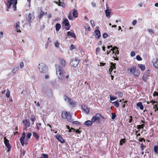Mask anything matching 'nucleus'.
Segmentation results:
<instances>
[{
	"label": "nucleus",
	"mask_w": 158,
	"mask_h": 158,
	"mask_svg": "<svg viewBox=\"0 0 158 158\" xmlns=\"http://www.w3.org/2000/svg\"><path fill=\"white\" fill-rule=\"evenodd\" d=\"M56 66L58 67V68H56V74L59 73L58 78L60 79H63L65 76V72L64 71L63 68L59 65H56Z\"/></svg>",
	"instance_id": "1"
},
{
	"label": "nucleus",
	"mask_w": 158,
	"mask_h": 158,
	"mask_svg": "<svg viewBox=\"0 0 158 158\" xmlns=\"http://www.w3.org/2000/svg\"><path fill=\"white\" fill-rule=\"evenodd\" d=\"M127 71H129L130 73L133 74L135 76H139L140 75V71L136 68V67L134 65L131 66L127 69Z\"/></svg>",
	"instance_id": "2"
},
{
	"label": "nucleus",
	"mask_w": 158,
	"mask_h": 158,
	"mask_svg": "<svg viewBox=\"0 0 158 158\" xmlns=\"http://www.w3.org/2000/svg\"><path fill=\"white\" fill-rule=\"evenodd\" d=\"M7 3L6 4L8 8H10L12 4H14L13 8L14 9V11L16 10V4L17 3V0H9L7 1Z\"/></svg>",
	"instance_id": "3"
},
{
	"label": "nucleus",
	"mask_w": 158,
	"mask_h": 158,
	"mask_svg": "<svg viewBox=\"0 0 158 158\" xmlns=\"http://www.w3.org/2000/svg\"><path fill=\"white\" fill-rule=\"evenodd\" d=\"M61 116L64 119H66L67 120L70 122L72 121L71 119V116L69 112H68L65 110L62 112Z\"/></svg>",
	"instance_id": "4"
},
{
	"label": "nucleus",
	"mask_w": 158,
	"mask_h": 158,
	"mask_svg": "<svg viewBox=\"0 0 158 158\" xmlns=\"http://www.w3.org/2000/svg\"><path fill=\"white\" fill-rule=\"evenodd\" d=\"M111 51H112V54H114V55L116 57H115L113 56V58L114 59V60H118V58L117 57V54H119V51L118 50V49L117 47L116 46H114V47H113L111 49Z\"/></svg>",
	"instance_id": "5"
},
{
	"label": "nucleus",
	"mask_w": 158,
	"mask_h": 158,
	"mask_svg": "<svg viewBox=\"0 0 158 158\" xmlns=\"http://www.w3.org/2000/svg\"><path fill=\"white\" fill-rule=\"evenodd\" d=\"M39 69L41 73H45L47 70V67L45 64L41 63L39 64Z\"/></svg>",
	"instance_id": "6"
},
{
	"label": "nucleus",
	"mask_w": 158,
	"mask_h": 158,
	"mask_svg": "<svg viewBox=\"0 0 158 158\" xmlns=\"http://www.w3.org/2000/svg\"><path fill=\"white\" fill-rule=\"evenodd\" d=\"M99 113H97L93 116L91 119L92 122L94 123L96 121L98 123H99L101 122L100 119H99Z\"/></svg>",
	"instance_id": "7"
},
{
	"label": "nucleus",
	"mask_w": 158,
	"mask_h": 158,
	"mask_svg": "<svg viewBox=\"0 0 158 158\" xmlns=\"http://www.w3.org/2000/svg\"><path fill=\"white\" fill-rule=\"evenodd\" d=\"M149 74L150 71L149 70H148L144 73L142 77V79L144 82H146L147 81V80L148 79V77L149 76Z\"/></svg>",
	"instance_id": "8"
},
{
	"label": "nucleus",
	"mask_w": 158,
	"mask_h": 158,
	"mask_svg": "<svg viewBox=\"0 0 158 158\" xmlns=\"http://www.w3.org/2000/svg\"><path fill=\"white\" fill-rule=\"evenodd\" d=\"M4 139L5 144L8 149L7 151L9 152L11 150V145L9 143V141L6 137H4Z\"/></svg>",
	"instance_id": "9"
},
{
	"label": "nucleus",
	"mask_w": 158,
	"mask_h": 158,
	"mask_svg": "<svg viewBox=\"0 0 158 158\" xmlns=\"http://www.w3.org/2000/svg\"><path fill=\"white\" fill-rule=\"evenodd\" d=\"M64 100L65 101H67L69 102L70 105H73L76 104V103L74 102V101L71 99L70 98L68 97L67 95L64 96Z\"/></svg>",
	"instance_id": "10"
},
{
	"label": "nucleus",
	"mask_w": 158,
	"mask_h": 158,
	"mask_svg": "<svg viewBox=\"0 0 158 158\" xmlns=\"http://www.w3.org/2000/svg\"><path fill=\"white\" fill-rule=\"evenodd\" d=\"M63 23L65 26H66V27L65 28L66 30H68L70 29L71 26L69 25V22L67 19H64L63 21Z\"/></svg>",
	"instance_id": "11"
},
{
	"label": "nucleus",
	"mask_w": 158,
	"mask_h": 158,
	"mask_svg": "<svg viewBox=\"0 0 158 158\" xmlns=\"http://www.w3.org/2000/svg\"><path fill=\"white\" fill-rule=\"evenodd\" d=\"M25 133L23 132L22 134V137L20 139V141L22 146H24L25 143Z\"/></svg>",
	"instance_id": "12"
},
{
	"label": "nucleus",
	"mask_w": 158,
	"mask_h": 158,
	"mask_svg": "<svg viewBox=\"0 0 158 158\" xmlns=\"http://www.w3.org/2000/svg\"><path fill=\"white\" fill-rule=\"evenodd\" d=\"M152 63L154 67L158 68V59L156 58H154L152 60Z\"/></svg>",
	"instance_id": "13"
},
{
	"label": "nucleus",
	"mask_w": 158,
	"mask_h": 158,
	"mask_svg": "<svg viewBox=\"0 0 158 158\" xmlns=\"http://www.w3.org/2000/svg\"><path fill=\"white\" fill-rule=\"evenodd\" d=\"M59 60L60 62V66L62 68H64L66 65V62L64 59L62 58H59Z\"/></svg>",
	"instance_id": "14"
},
{
	"label": "nucleus",
	"mask_w": 158,
	"mask_h": 158,
	"mask_svg": "<svg viewBox=\"0 0 158 158\" xmlns=\"http://www.w3.org/2000/svg\"><path fill=\"white\" fill-rule=\"evenodd\" d=\"M81 108L86 114H88L89 112V108L85 105H82Z\"/></svg>",
	"instance_id": "15"
},
{
	"label": "nucleus",
	"mask_w": 158,
	"mask_h": 158,
	"mask_svg": "<svg viewBox=\"0 0 158 158\" xmlns=\"http://www.w3.org/2000/svg\"><path fill=\"white\" fill-rule=\"evenodd\" d=\"M78 61L76 60H72L70 62V64L71 65L74 67H76L78 64Z\"/></svg>",
	"instance_id": "16"
},
{
	"label": "nucleus",
	"mask_w": 158,
	"mask_h": 158,
	"mask_svg": "<svg viewBox=\"0 0 158 158\" xmlns=\"http://www.w3.org/2000/svg\"><path fill=\"white\" fill-rule=\"evenodd\" d=\"M58 140L62 143H65V141L63 137L59 135H57L56 137Z\"/></svg>",
	"instance_id": "17"
},
{
	"label": "nucleus",
	"mask_w": 158,
	"mask_h": 158,
	"mask_svg": "<svg viewBox=\"0 0 158 158\" xmlns=\"http://www.w3.org/2000/svg\"><path fill=\"white\" fill-rule=\"evenodd\" d=\"M111 66L109 69V72L110 73V74H111V73L112 72L114 68L115 69V65L116 64L115 63L114 64L113 63L111 62L110 63Z\"/></svg>",
	"instance_id": "18"
},
{
	"label": "nucleus",
	"mask_w": 158,
	"mask_h": 158,
	"mask_svg": "<svg viewBox=\"0 0 158 158\" xmlns=\"http://www.w3.org/2000/svg\"><path fill=\"white\" fill-rule=\"evenodd\" d=\"M93 123L91 120H88L85 122L84 124L87 127H91Z\"/></svg>",
	"instance_id": "19"
},
{
	"label": "nucleus",
	"mask_w": 158,
	"mask_h": 158,
	"mask_svg": "<svg viewBox=\"0 0 158 158\" xmlns=\"http://www.w3.org/2000/svg\"><path fill=\"white\" fill-rule=\"evenodd\" d=\"M33 16V15L31 13H29L28 15V16L26 17V20L29 23L31 22L32 17Z\"/></svg>",
	"instance_id": "20"
},
{
	"label": "nucleus",
	"mask_w": 158,
	"mask_h": 158,
	"mask_svg": "<svg viewBox=\"0 0 158 158\" xmlns=\"http://www.w3.org/2000/svg\"><path fill=\"white\" fill-rule=\"evenodd\" d=\"M121 102V100L119 101L118 100H117L114 102H112V103L117 108L119 106V102Z\"/></svg>",
	"instance_id": "21"
},
{
	"label": "nucleus",
	"mask_w": 158,
	"mask_h": 158,
	"mask_svg": "<svg viewBox=\"0 0 158 158\" xmlns=\"http://www.w3.org/2000/svg\"><path fill=\"white\" fill-rule=\"evenodd\" d=\"M137 106L139 107L141 110H143L144 108L143 106L142 102H140L137 103L136 104Z\"/></svg>",
	"instance_id": "22"
},
{
	"label": "nucleus",
	"mask_w": 158,
	"mask_h": 158,
	"mask_svg": "<svg viewBox=\"0 0 158 158\" xmlns=\"http://www.w3.org/2000/svg\"><path fill=\"white\" fill-rule=\"evenodd\" d=\"M19 28H20V22H18L16 23V27H15V28L16 29V31L18 32H21V31Z\"/></svg>",
	"instance_id": "23"
},
{
	"label": "nucleus",
	"mask_w": 158,
	"mask_h": 158,
	"mask_svg": "<svg viewBox=\"0 0 158 158\" xmlns=\"http://www.w3.org/2000/svg\"><path fill=\"white\" fill-rule=\"evenodd\" d=\"M23 123L24 124L26 128L27 127H29L30 126V123L27 120H23Z\"/></svg>",
	"instance_id": "24"
},
{
	"label": "nucleus",
	"mask_w": 158,
	"mask_h": 158,
	"mask_svg": "<svg viewBox=\"0 0 158 158\" xmlns=\"http://www.w3.org/2000/svg\"><path fill=\"white\" fill-rule=\"evenodd\" d=\"M32 135L34 137L36 140L39 139L40 136L39 135L35 132H32Z\"/></svg>",
	"instance_id": "25"
},
{
	"label": "nucleus",
	"mask_w": 158,
	"mask_h": 158,
	"mask_svg": "<svg viewBox=\"0 0 158 158\" xmlns=\"http://www.w3.org/2000/svg\"><path fill=\"white\" fill-rule=\"evenodd\" d=\"M67 33L68 35L71 36L73 38H76V35L74 33L70 31H68L67 32Z\"/></svg>",
	"instance_id": "26"
},
{
	"label": "nucleus",
	"mask_w": 158,
	"mask_h": 158,
	"mask_svg": "<svg viewBox=\"0 0 158 158\" xmlns=\"http://www.w3.org/2000/svg\"><path fill=\"white\" fill-rule=\"evenodd\" d=\"M94 32H95L96 35L98 36L97 38L98 39L99 38L101 35V33L100 31L98 30H96Z\"/></svg>",
	"instance_id": "27"
},
{
	"label": "nucleus",
	"mask_w": 158,
	"mask_h": 158,
	"mask_svg": "<svg viewBox=\"0 0 158 158\" xmlns=\"http://www.w3.org/2000/svg\"><path fill=\"white\" fill-rule=\"evenodd\" d=\"M56 30L57 31H58L61 28V25L60 23H57L56 24Z\"/></svg>",
	"instance_id": "28"
},
{
	"label": "nucleus",
	"mask_w": 158,
	"mask_h": 158,
	"mask_svg": "<svg viewBox=\"0 0 158 158\" xmlns=\"http://www.w3.org/2000/svg\"><path fill=\"white\" fill-rule=\"evenodd\" d=\"M138 66L142 71H143L145 69V66L144 64H138Z\"/></svg>",
	"instance_id": "29"
},
{
	"label": "nucleus",
	"mask_w": 158,
	"mask_h": 158,
	"mask_svg": "<svg viewBox=\"0 0 158 158\" xmlns=\"http://www.w3.org/2000/svg\"><path fill=\"white\" fill-rule=\"evenodd\" d=\"M73 16L75 18H77L78 17V13L77 10L75 9H74L73 11Z\"/></svg>",
	"instance_id": "30"
},
{
	"label": "nucleus",
	"mask_w": 158,
	"mask_h": 158,
	"mask_svg": "<svg viewBox=\"0 0 158 158\" xmlns=\"http://www.w3.org/2000/svg\"><path fill=\"white\" fill-rule=\"evenodd\" d=\"M44 15V12L43 11H41V12L39 13V19L40 20L41 19Z\"/></svg>",
	"instance_id": "31"
},
{
	"label": "nucleus",
	"mask_w": 158,
	"mask_h": 158,
	"mask_svg": "<svg viewBox=\"0 0 158 158\" xmlns=\"http://www.w3.org/2000/svg\"><path fill=\"white\" fill-rule=\"evenodd\" d=\"M105 14L106 16H109L110 15V11L109 9H107L105 10Z\"/></svg>",
	"instance_id": "32"
},
{
	"label": "nucleus",
	"mask_w": 158,
	"mask_h": 158,
	"mask_svg": "<svg viewBox=\"0 0 158 158\" xmlns=\"http://www.w3.org/2000/svg\"><path fill=\"white\" fill-rule=\"evenodd\" d=\"M126 141V140L125 138L123 139H121L119 141V144L121 145H123V143H125Z\"/></svg>",
	"instance_id": "33"
},
{
	"label": "nucleus",
	"mask_w": 158,
	"mask_h": 158,
	"mask_svg": "<svg viewBox=\"0 0 158 158\" xmlns=\"http://www.w3.org/2000/svg\"><path fill=\"white\" fill-rule=\"evenodd\" d=\"M59 2L58 5L60 6H62L63 7H64L65 6V4L64 2H60V0H59Z\"/></svg>",
	"instance_id": "34"
},
{
	"label": "nucleus",
	"mask_w": 158,
	"mask_h": 158,
	"mask_svg": "<svg viewBox=\"0 0 158 158\" xmlns=\"http://www.w3.org/2000/svg\"><path fill=\"white\" fill-rule=\"evenodd\" d=\"M154 151L155 153H158V143H157V146H155L154 147Z\"/></svg>",
	"instance_id": "35"
},
{
	"label": "nucleus",
	"mask_w": 158,
	"mask_h": 158,
	"mask_svg": "<svg viewBox=\"0 0 158 158\" xmlns=\"http://www.w3.org/2000/svg\"><path fill=\"white\" fill-rule=\"evenodd\" d=\"M144 124H142L141 125H138L137 126V129L139 130L141 129H143L144 128Z\"/></svg>",
	"instance_id": "36"
},
{
	"label": "nucleus",
	"mask_w": 158,
	"mask_h": 158,
	"mask_svg": "<svg viewBox=\"0 0 158 158\" xmlns=\"http://www.w3.org/2000/svg\"><path fill=\"white\" fill-rule=\"evenodd\" d=\"M41 123H38L36 124V129L38 130L39 131L40 129V127L41 126Z\"/></svg>",
	"instance_id": "37"
},
{
	"label": "nucleus",
	"mask_w": 158,
	"mask_h": 158,
	"mask_svg": "<svg viewBox=\"0 0 158 158\" xmlns=\"http://www.w3.org/2000/svg\"><path fill=\"white\" fill-rule=\"evenodd\" d=\"M40 158H48V155L47 154L42 153Z\"/></svg>",
	"instance_id": "38"
},
{
	"label": "nucleus",
	"mask_w": 158,
	"mask_h": 158,
	"mask_svg": "<svg viewBox=\"0 0 158 158\" xmlns=\"http://www.w3.org/2000/svg\"><path fill=\"white\" fill-rule=\"evenodd\" d=\"M101 50L100 48L99 47L97 48L96 50L95 53L97 55H98L100 52Z\"/></svg>",
	"instance_id": "39"
},
{
	"label": "nucleus",
	"mask_w": 158,
	"mask_h": 158,
	"mask_svg": "<svg viewBox=\"0 0 158 158\" xmlns=\"http://www.w3.org/2000/svg\"><path fill=\"white\" fill-rule=\"evenodd\" d=\"M60 45V43H59L58 41H56L55 43V46L57 48H59Z\"/></svg>",
	"instance_id": "40"
},
{
	"label": "nucleus",
	"mask_w": 158,
	"mask_h": 158,
	"mask_svg": "<svg viewBox=\"0 0 158 158\" xmlns=\"http://www.w3.org/2000/svg\"><path fill=\"white\" fill-rule=\"evenodd\" d=\"M136 59L138 61H141L142 60V58L139 55H138L136 56Z\"/></svg>",
	"instance_id": "41"
},
{
	"label": "nucleus",
	"mask_w": 158,
	"mask_h": 158,
	"mask_svg": "<svg viewBox=\"0 0 158 158\" xmlns=\"http://www.w3.org/2000/svg\"><path fill=\"white\" fill-rule=\"evenodd\" d=\"M35 116L33 114L32 115L30 118V120L34 123V121L35 120Z\"/></svg>",
	"instance_id": "42"
},
{
	"label": "nucleus",
	"mask_w": 158,
	"mask_h": 158,
	"mask_svg": "<svg viewBox=\"0 0 158 158\" xmlns=\"http://www.w3.org/2000/svg\"><path fill=\"white\" fill-rule=\"evenodd\" d=\"M145 148H146V146H144L143 143H142L140 145V148L141 150L143 151Z\"/></svg>",
	"instance_id": "43"
},
{
	"label": "nucleus",
	"mask_w": 158,
	"mask_h": 158,
	"mask_svg": "<svg viewBox=\"0 0 158 158\" xmlns=\"http://www.w3.org/2000/svg\"><path fill=\"white\" fill-rule=\"evenodd\" d=\"M111 115H112L111 118H112V119H114L116 117V114L113 113H112Z\"/></svg>",
	"instance_id": "44"
},
{
	"label": "nucleus",
	"mask_w": 158,
	"mask_h": 158,
	"mask_svg": "<svg viewBox=\"0 0 158 158\" xmlns=\"http://www.w3.org/2000/svg\"><path fill=\"white\" fill-rule=\"evenodd\" d=\"M108 36V35L106 33H104L102 35L104 39H105L107 38Z\"/></svg>",
	"instance_id": "45"
},
{
	"label": "nucleus",
	"mask_w": 158,
	"mask_h": 158,
	"mask_svg": "<svg viewBox=\"0 0 158 158\" xmlns=\"http://www.w3.org/2000/svg\"><path fill=\"white\" fill-rule=\"evenodd\" d=\"M90 22L91 24L92 25L93 27H94L95 25V24L94 21L93 20H91L90 21Z\"/></svg>",
	"instance_id": "46"
},
{
	"label": "nucleus",
	"mask_w": 158,
	"mask_h": 158,
	"mask_svg": "<svg viewBox=\"0 0 158 158\" xmlns=\"http://www.w3.org/2000/svg\"><path fill=\"white\" fill-rule=\"evenodd\" d=\"M10 96V91L8 90L6 94V96L7 98H9Z\"/></svg>",
	"instance_id": "47"
},
{
	"label": "nucleus",
	"mask_w": 158,
	"mask_h": 158,
	"mask_svg": "<svg viewBox=\"0 0 158 158\" xmlns=\"http://www.w3.org/2000/svg\"><path fill=\"white\" fill-rule=\"evenodd\" d=\"M117 98L116 97H111V96H110V100L111 101H113L114 100H115L117 99Z\"/></svg>",
	"instance_id": "48"
},
{
	"label": "nucleus",
	"mask_w": 158,
	"mask_h": 158,
	"mask_svg": "<svg viewBox=\"0 0 158 158\" xmlns=\"http://www.w3.org/2000/svg\"><path fill=\"white\" fill-rule=\"evenodd\" d=\"M118 94L120 97H122L123 96V93L122 92H118Z\"/></svg>",
	"instance_id": "49"
},
{
	"label": "nucleus",
	"mask_w": 158,
	"mask_h": 158,
	"mask_svg": "<svg viewBox=\"0 0 158 158\" xmlns=\"http://www.w3.org/2000/svg\"><path fill=\"white\" fill-rule=\"evenodd\" d=\"M31 136V133H29L27 134V137L28 138V139H29L30 138Z\"/></svg>",
	"instance_id": "50"
},
{
	"label": "nucleus",
	"mask_w": 158,
	"mask_h": 158,
	"mask_svg": "<svg viewBox=\"0 0 158 158\" xmlns=\"http://www.w3.org/2000/svg\"><path fill=\"white\" fill-rule=\"evenodd\" d=\"M72 123L73 124H80V123L79 122L77 121H74L72 122Z\"/></svg>",
	"instance_id": "51"
},
{
	"label": "nucleus",
	"mask_w": 158,
	"mask_h": 158,
	"mask_svg": "<svg viewBox=\"0 0 158 158\" xmlns=\"http://www.w3.org/2000/svg\"><path fill=\"white\" fill-rule=\"evenodd\" d=\"M135 55V52L134 51H132L131 53V56L133 57Z\"/></svg>",
	"instance_id": "52"
},
{
	"label": "nucleus",
	"mask_w": 158,
	"mask_h": 158,
	"mask_svg": "<svg viewBox=\"0 0 158 158\" xmlns=\"http://www.w3.org/2000/svg\"><path fill=\"white\" fill-rule=\"evenodd\" d=\"M153 96L155 97V96H158V92L155 91L153 93Z\"/></svg>",
	"instance_id": "53"
},
{
	"label": "nucleus",
	"mask_w": 158,
	"mask_h": 158,
	"mask_svg": "<svg viewBox=\"0 0 158 158\" xmlns=\"http://www.w3.org/2000/svg\"><path fill=\"white\" fill-rule=\"evenodd\" d=\"M73 131L74 132L75 131V129L73 127H71V129H69V132H70Z\"/></svg>",
	"instance_id": "54"
},
{
	"label": "nucleus",
	"mask_w": 158,
	"mask_h": 158,
	"mask_svg": "<svg viewBox=\"0 0 158 158\" xmlns=\"http://www.w3.org/2000/svg\"><path fill=\"white\" fill-rule=\"evenodd\" d=\"M75 48V47L73 44H72L71 45V46H70V49L71 50H73V49H74Z\"/></svg>",
	"instance_id": "55"
},
{
	"label": "nucleus",
	"mask_w": 158,
	"mask_h": 158,
	"mask_svg": "<svg viewBox=\"0 0 158 158\" xmlns=\"http://www.w3.org/2000/svg\"><path fill=\"white\" fill-rule=\"evenodd\" d=\"M127 101H123V102H124V104L122 105V107L123 108H125V103H127Z\"/></svg>",
	"instance_id": "56"
},
{
	"label": "nucleus",
	"mask_w": 158,
	"mask_h": 158,
	"mask_svg": "<svg viewBox=\"0 0 158 158\" xmlns=\"http://www.w3.org/2000/svg\"><path fill=\"white\" fill-rule=\"evenodd\" d=\"M132 118H133V117L131 116H130V118L129 119V123H131L132 122Z\"/></svg>",
	"instance_id": "57"
},
{
	"label": "nucleus",
	"mask_w": 158,
	"mask_h": 158,
	"mask_svg": "<svg viewBox=\"0 0 158 158\" xmlns=\"http://www.w3.org/2000/svg\"><path fill=\"white\" fill-rule=\"evenodd\" d=\"M145 139H144V138H140V139H139V141L141 142L142 141H143L144 142H145Z\"/></svg>",
	"instance_id": "58"
},
{
	"label": "nucleus",
	"mask_w": 158,
	"mask_h": 158,
	"mask_svg": "<svg viewBox=\"0 0 158 158\" xmlns=\"http://www.w3.org/2000/svg\"><path fill=\"white\" fill-rule=\"evenodd\" d=\"M20 67L21 68H22L24 66V64L23 62H21L20 63Z\"/></svg>",
	"instance_id": "59"
},
{
	"label": "nucleus",
	"mask_w": 158,
	"mask_h": 158,
	"mask_svg": "<svg viewBox=\"0 0 158 158\" xmlns=\"http://www.w3.org/2000/svg\"><path fill=\"white\" fill-rule=\"evenodd\" d=\"M148 31L149 33H154L152 29H148Z\"/></svg>",
	"instance_id": "60"
},
{
	"label": "nucleus",
	"mask_w": 158,
	"mask_h": 158,
	"mask_svg": "<svg viewBox=\"0 0 158 158\" xmlns=\"http://www.w3.org/2000/svg\"><path fill=\"white\" fill-rule=\"evenodd\" d=\"M68 18L69 20H73V17L71 15L68 16Z\"/></svg>",
	"instance_id": "61"
},
{
	"label": "nucleus",
	"mask_w": 158,
	"mask_h": 158,
	"mask_svg": "<svg viewBox=\"0 0 158 158\" xmlns=\"http://www.w3.org/2000/svg\"><path fill=\"white\" fill-rule=\"evenodd\" d=\"M137 23V21L136 20H134L132 22V24L133 25H135Z\"/></svg>",
	"instance_id": "62"
},
{
	"label": "nucleus",
	"mask_w": 158,
	"mask_h": 158,
	"mask_svg": "<svg viewBox=\"0 0 158 158\" xmlns=\"http://www.w3.org/2000/svg\"><path fill=\"white\" fill-rule=\"evenodd\" d=\"M3 35V32L2 31H1L0 32V37H2Z\"/></svg>",
	"instance_id": "63"
},
{
	"label": "nucleus",
	"mask_w": 158,
	"mask_h": 158,
	"mask_svg": "<svg viewBox=\"0 0 158 158\" xmlns=\"http://www.w3.org/2000/svg\"><path fill=\"white\" fill-rule=\"evenodd\" d=\"M52 17V14L51 13H49L48 15V19H50Z\"/></svg>",
	"instance_id": "64"
}]
</instances>
